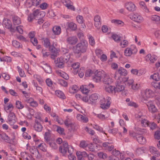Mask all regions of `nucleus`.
<instances>
[{
	"mask_svg": "<svg viewBox=\"0 0 160 160\" xmlns=\"http://www.w3.org/2000/svg\"><path fill=\"white\" fill-rule=\"evenodd\" d=\"M140 87V85L139 84L136 83L135 84H132L131 87L133 90H136L139 89Z\"/></svg>",
	"mask_w": 160,
	"mask_h": 160,
	"instance_id": "69168bd1",
	"label": "nucleus"
},
{
	"mask_svg": "<svg viewBox=\"0 0 160 160\" xmlns=\"http://www.w3.org/2000/svg\"><path fill=\"white\" fill-rule=\"evenodd\" d=\"M42 43L44 46L47 48H49V50L51 52H58V49L55 48L54 45H50V42L48 39L47 38H44L42 39Z\"/></svg>",
	"mask_w": 160,
	"mask_h": 160,
	"instance_id": "39448f33",
	"label": "nucleus"
},
{
	"mask_svg": "<svg viewBox=\"0 0 160 160\" xmlns=\"http://www.w3.org/2000/svg\"><path fill=\"white\" fill-rule=\"evenodd\" d=\"M148 108V111L152 113H155L158 112V109L155 106L153 102L150 101L146 104Z\"/></svg>",
	"mask_w": 160,
	"mask_h": 160,
	"instance_id": "6e6552de",
	"label": "nucleus"
},
{
	"mask_svg": "<svg viewBox=\"0 0 160 160\" xmlns=\"http://www.w3.org/2000/svg\"><path fill=\"white\" fill-rule=\"evenodd\" d=\"M65 62H64L63 61H61L59 60V58H58L57 60V63H56V66L60 68H62L64 67V64Z\"/></svg>",
	"mask_w": 160,
	"mask_h": 160,
	"instance_id": "58836bf2",
	"label": "nucleus"
},
{
	"mask_svg": "<svg viewBox=\"0 0 160 160\" xmlns=\"http://www.w3.org/2000/svg\"><path fill=\"white\" fill-rule=\"evenodd\" d=\"M125 88V84L123 82L122 78L120 76L118 77L116 82V87H115V92H120Z\"/></svg>",
	"mask_w": 160,
	"mask_h": 160,
	"instance_id": "7ed1b4c3",
	"label": "nucleus"
},
{
	"mask_svg": "<svg viewBox=\"0 0 160 160\" xmlns=\"http://www.w3.org/2000/svg\"><path fill=\"white\" fill-rule=\"evenodd\" d=\"M113 82L112 79L110 77L105 73L102 79V82L104 84H109Z\"/></svg>",
	"mask_w": 160,
	"mask_h": 160,
	"instance_id": "2eb2a0df",
	"label": "nucleus"
},
{
	"mask_svg": "<svg viewBox=\"0 0 160 160\" xmlns=\"http://www.w3.org/2000/svg\"><path fill=\"white\" fill-rule=\"evenodd\" d=\"M15 105L16 108L19 109H22L24 107L23 106L22 104V102L19 101H16Z\"/></svg>",
	"mask_w": 160,
	"mask_h": 160,
	"instance_id": "49530a36",
	"label": "nucleus"
},
{
	"mask_svg": "<svg viewBox=\"0 0 160 160\" xmlns=\"http://www.w3.org/2000/svg\"><path fill=\"white\" fill-rule=\"evenodd\" d=\"M58 83L62 86L65 87H67L68 85L67 82L65 80L58 79Z\"/></svg>",
	"mask_w": 160,
	"mask_h": 160,
	"instance_id": "e433bc0d",
	"label": "nucleus"
},
{
	"mask_svg": "<svg viewBox=\"0 0 160 160\" xmlns=\"http://www.w3.org/2000/svg\"><path fill=\"white\" fill-rule=\"evenodd\" d=\"M34 128L36 131L39 132L41 131L42 130V126L37 119H36L35 121Z\"/></svg>",
	"mask_w": 160,
	"mask_h": 160,
	"instance_id": "4468645a",
	"label": "nucleus"
},
{
	"mask_svg": "<svg viewBox=\"0 0 160 160\" xmlns=\"http://www.w3.org/2000/svg\"><path fill=\"white\" fill-rule=\"evenodd\" d=\"M88 46V43L87 41L83 39L78 43L75 48H74L73 51L74 53L78 54L81 52L83 53L86 52Z\"/></svg>",
	"mask_w": 160,
	"mask_h": 160,
	"instance_id": "f257e3e1",
	"label": "nucleus"
},
{
	"mask_svg": "<svg viewBox=\"0 0 160 160\" xmlns=\"http://www.w3.org/2000/svg\"><path fill=\"white\" fill-rule=\"evenodd\" d=\"M82 92L84 94H86L89 92V90L87 88L86 86H82L80 88Z\"/></svg>",
	"mask_w": 160,
	"mask_h": 160,
	"instance_id": "a19ab883",
	"label": "nucleus"
},
{
	"mask_svg": "<svg viewBox=\"0 0 160 160\" xmlns=\"http://www.w3.org/2000/svg\"><path fill=\"white\" fill-rule=\"evenodd\" d=\"M111 22L116 25H120L121 26H123L124 25V22L118 19H112L111 21Z\"/></svg>",
	"mask_w": 160,
	"mask_h": 160,
	"instance_id": "7c9ffc66",
	"label": "nucleus"
},
{
	"mask_svg": "<svg viewBox=\"0 0 160 160\" xmlns=\"http://www.w3.org/2000/svg\"><path fill=\"white\" fill-rule=\"evenodd\" d=\"M8 123L11 125H13L16 122V117L15 114L10 112L8 116Z\"/></svg>",
	"mask_w": 160,
	"mask_h": 160,
	"instance_id": "9d476101",
	"label": "nucleus"
},
{
	"mask_svg": "<svg viewBox=\"0 0 160 160\" xmlns=\"http://www.w3.org/2000/svg\"><path fill=\"white\" fill-rule=\"evenodd\" d=\"M149 151L152 154H157L158 151H157L156 148H155L150 146L149 147Z\"/></svg>",
	"mask_w": 160,
	"mask_h": 160,
	"instance_id": "de8ad7c7",
	"label": "nucleus"
},
{
	"mask_svg": "<svg viewBox=\"0 0 160 160\" xmlns=\"http://www.w3.org/2000/svg\"><path fill=\"white\" fill-rule=\"evenodd\" d=\"M150 77L153 79L157 81H159L160 79L159 75L158 73H154L153 75L151 76Z\"/></svg>",
	"mask_w": 160,
	"mask_h": 160,
	"instance_id": "79ce46f5",
	"label": "nucleus"
},
{
	"mask_svg": "<svg viewBox=\"0 0 160 160\" xmlns=\"http://www.w3.org/2000/svg\"><path fill=\"white\" fill-rule=\"evenodd\" d=\"M2 139L9 142L10 141V138L5 133H2Z\"/></svg>",
	"mask_w": 160,
	"mask_h": 160,
	"instance_id": "864d4df0",
	"label": "nucleus"
},
{
	"mask_svg": "<svg viewBox=\"0 0 160 160\" xmlns=\"http://www.w3.org/2000/svg\"><path fill=\"white\" fill-rule=\"evenodd\" d=\"M64 124L66 126L71 128L72 127L74 126L73 123L71 122L69 118H68L65 120Z\"/></svg>",
	"mask_w": 160,
	"mask_h": 160,
	"instance_id": "4c0bfd02",
	"label": "nucleus"
},
{
	"mask_svg": "<svg viewBox=\"0 0 160 160\" xmlns=\"http://www.w3.org/2000/svg\"><path fill=\"white\" fill-rule=\"evenodd\" d=\"M56 95L60 98L64 99L65 98V96L63 93L61 91L58 90L55 92Z\"/></svg>",
	"mask_w": 160,
	"mask_h": 160,
	"instance_id": "cd10ccee",
	"label": "nucleus"
},
{
	"mask_svg": "<svg viewBox=\"0 0 160 160\" xmlns=\"http://www.w3.org/2000/svg\"><path fill=\"white\" fill-rule=\"evenodd\" d=\"M68 27L72 31H75L77 29L76 24L72 22L68 23Z\"/></svg>",
	"mask_w": 160,
	"mask_h": 160,
	"instance_id": "473e14b6",
	"label": "nucleus"
},
{
	"mask_svg": "<svg viewBox=\"0 0 160 160\" xmlns=\"http://www.w3.org/2000/svg\"><path fill=\"white\" fill-rule=\"evenodd\" d=\"M84 130L87 132H88L89 134L92 135H93L94 134L95 132L94 130L91 129H89L87 127L85 128Z\"/></svg>",
	"mask_w": 160,
	"mask_h": 160,
	"instance_id": "bf43d9fd",
	"label": "nucleus"
},
{
	"mask_svg": "<svg viewBox=\"0 0 160 160\" xmlns=\"http://www.w3.org/2000/svg\"><path fill=\"white\" fill-rule=\"evenodd\" d=\"M17 31L21 34L23 33V27L21 25L18 26L16 27Z\"/></svg>",
	"mask_w": 160,
	"mask_h": 160,
	"instance_id": "6e6d98bb",
	"label": "nucleus"
},
{
	"mask_svg": "<svg viewBox=\"0 0 160 160\" xmlns=\"http://www.w3.org/2000/svg\"><path fill=\"white\" fill-rule=\"evenodd\" d=\"M128 45V41L126 40H124L122 41L120 43V46L122 48H124L127 47Z\"/></svg>",
	"mask_w": 160,
	"mask_h": 160,
	"instance_id": "37998d69",
	"label": "nucleus"
},
{
	"mask_svg": "<svg viewBox=\"0 0 160 160\" xmlns=\"http://www.w3.org/2000/svg\"><path fill=\"white\" fill-rule=\"evenodd\" d=\"M12 22L13 25H18L21 23V19L18 16L14 15L12 16Z\"/></svg>",
	"mask_w": 160,
	"mask_h": 160,
	"instance_id": "f3484780",
	"label": "nucleus"
},
{
	"mask_svg": "<svg viewBox=\"0 0 160 160\" xmlns=\"http://www.w3.org/2000/svg\"><path fill=\"white\" fill-rule=\"evenodd\" d=\"M118 73L121 76H125L127 74V72L126 70L122 67H120L115 72L114 77L115 79H117V78H118V77L117 76Z\"/></svg>",
	"mask_w": 160,
	"mask_h": 160,
	"instance_id": "ddd939ff",
	"label": "nucleus"
},
{
	"mask_svg": "<svg viewBox=\"0 0 160 160\" xmlns=\"http://www.w3.org/2000/svg\"><path fill=\"white\" fill-rule=\"evenodd\" d=\"M138 52L136 47L134 45H131L129 47L126 48L124 51V55L126 57H130L132 55L136 54Z\"/></svg>",
	"mask_w": 160,
	"mask_h": 160,
	"instance_id": "20e7f679",
	"label": "nucleus"
},
{
	"mask_svg": "<svg viewBox=\"0 0 160 160\" xmlns=\"http://www.w3.org/2000/svg\"><path fill=\"white\" fill-rule=\"evenodd\" d=\"M138 135L136 139L137 141L141 144H145L146 142L145 138L140 134H139V135Z\"/></svg>",
	"mask_w": 160,
	"mask_h": 160,
	"instance_id": "412c9836",
	"label": "nucleus"
},
{
	"mask_svg": "<svg viewBox=\"0 0 160 160\" xmlns=\"http://www.w3.org/2000/svg\"><path fill=\"white\" fill-rule=\"evenodd\" d=\"M151 84L155 88H158L160 89V82H152Z\"/></svg>",
	"mask_w": 160,
	"mask_h": 160,
	"instance_id": "338daca9",
	"label": "nucleus"
},
{
	"mask_svg": "<svg viewBox=\"0 0 160 160\" xmlns=\"http://www.w3.org/2000/svg\"><path fill=\"white\" fill-rule=\"evenodd\" d=\"M68 43L70 44H75L78 42V38L75 36L70 37L67 39Z\"/></svg>",
	"mask_w": 160,
	"mask_h": 160,
	"instance_id": "6ab92c4d",
	"label": "nucleus"
},
{
	"mask_svg": "<svg viewBox=\"0 0 160 160\" xmlns=\"http://www.w3.org/2000/svg\"><path fill=\"white\" fill-rule=\"evenodd\" d=\"M12 45L15 48H19L20 47V43L16 40L12 41Z\"/></svg>",
	"mask_w": 160,
	"mask_h": 160,
	"instance_id": "3c124183",
	"label": "nucleus"
},
{
	"mask_svg": "<svg viewBox=\"0 0 160 160\" xmlns=\"http://www.w3.org/2000/svg\"><path fill=\"white\" fill-rule=\"evenodd\" d=\"M99 95L98 94L94 93L89 96V100L91 102H94L98 98Z\"/></svg>",
	"mask_w": 160,
	"mask_h": 160,
	"instance_id": "a878e982",
	"label": "nucleus"
},
{
	"mask_svg": "<svg viewBox=\"0 0 160 160\" xmlns=\"http://www.w3.org/2000/svg\"><path fill=\"white\" fill-rule=\"evenodd\" d=\"M130 18L133 20L138 22H140L143 20L142 17L137 13L132 14Z\"/></svg>",
	"mask_w": 160,
	"mask_h": 160,
	"instance_id": "9b49d317",
	"label": "nucleus"
},
{
	"mask_svg": "<svg viewBox=\"0 0 160 160\" xmlns=\"http://www.w3.org/2000/svg\"><path fill=\"white\" fill-rule=\"evenodd\" d=\"M76 118L78 120L84 123H87L88 121V119L87 117L83 116L81 114H77Z\"/></svg>",
	"mask_w": 160,
	"mask_h": 160,
	"instance_id": "aec40b11",
	"label": "nucleus"
},
{
	"mask_svg": "<svg viewBox=\"0 0 160 160\" xmlns=\"http://www.w3.org/2000/svg\"><path fill=\"white\" fill-rule=\"evenodd\" d=\"M70 58L69 54L68 53H65L63 55L59 58L61 61H63L64 62L67 63L69 60Z\"/></svg>",
	"mask_w": 160,
	"mask_h": 160,
	"instance_id": "a211bd4d",
	"label": "nucleus"
},
{
	"mask_svg": "<svg viewBox=\"0 0 160 160\" xmlns=\"http://www.w3.org/2000/svg\"><path fill=\"white\" fill-rule=\"evenodd\" d=\"M105 90L109 93H112L113 91L115 92V87L108 85L105 87Z\"/></svg>",
	"mask_w": 160,
	"mask_h": 160,
	"instance_id": "c85d7f7f",
	"label": "nucleus"
},
{
	"mask_svg": "<svg viewBox=\"0 0 160 160\" xmlns=\"http://www.w3.org/2000/svg\"><path fill=\"white\" fill-rule=\"evenodd\" d=\"M58 75L62 77L65 79L68 80L69 79V76L68 74L62 71H56Z\"/></svg>",
	"mask_w": 160,
	"mask_h": 160,
	"instance_id": "5701e85b",
	"label": "nucleus"
},
{
	"mask_svg": "<svg viewBox=\"0 0 160 160\" xmlns=\"http://www.w3.org/2000/svg\"><path fill=\"white\" fill-rule=\"evenodd\" d=\"M13 108V106L12 103H9L7 105H5L4 106V109L6 111L10 109L11 108L12 109Z\"/></svg>",
	"mask_w": 160,
	"mask_h": 160,
	"instance_id": "a18cd8bd",
	"label": "nucleus"
},
{
	"mask_svg": "<svg viewBox=\"0 0 160 160\" xmlns=\"http://www.w3.org/2000/svg\"><path fill=\"white\" fill-rule=\"evenodd\" d=\"M151 19L155 22H158L160 20V17L157 15H152L151 17Z\"/></svg>",
	"mask_w": 160,
	"mask_h": 160,
	"instance_id": "8fccbe9b",
	"label": "nucleus"
},
{
	"mask_svg": "<svg viewBox=\"0 0 160 160\" xmlns=\"http://www.w3.org/2000/svg\"><path fill=\"white\" fill-rule=\"evenodd\" d=\"M46 83L47 85L49 87H52V82L51 80L49 78H47L46 80Z\"/></svg>",
	"mask_w": 160,
	"mask_h": 160,
	"instance_id": "052dcab7",
	"label": "nucleus"
},
{
	"mask_svg": "<svg viewBox=\"0 0 160 160\" xmlns=\"http://www.w3.org/2000/svg\"><path fill=\"white\" fill-rule=\"evenodd\" d=\"M52 30L54 34L56 35H59L61 32V29L59 26H54L52 29Z\"/></svg>",
	"mask_w": 160,
	"mask_h": 160,
	"instance_id": "393cba45",
	"label": "nucleus"
},
{
	"mask_svg": "<svg viewBox=\"0 0 160 160\" xmlns=\"http://www.w3.org/2000/svg\"><path fill=\"white\" fill-rule=\"evenodd\" d=\"M146 60L150 61V62L153 63L157 59L156 57L155 56H152L151 54H148L146 57Z\"/></svg>",
	"mask_w": 160,
	"mask_h": 160,
	"instance_id": "4be33fe9",
	"label": "nucleus"
},
{
	"mask_svg": "<svg viewBox=\"0 0 160 160\" xmlns=\"http://www.w3.org/2000/svg\"><path fill=\"white\" fill-rule=\"evenodd\" d=\"M154 138L155 139L158 140L160 139V129L155 132L154 134Z\"/></svg>",
	"mask_w": 160,
	"mask_h": 160,
	"instance_id": "680f3d73",
	"label": "nucleus"
},
{
	"mask_svg": "<svg viewBox=\"0 0 160 160\" xmlns=\"http://www.w3.org/2000/svg\"><path fill=\"white\" fill-rule=\"evenodd\" d=\"M100 107L103 109H106L107 108H104L103 107H106V99L104 98H102L100 100Z\"/></svg>",
	"mask_w": 160,
	"mask_h": 160,
	"instance_id": "72a5a7b5",
	"label": "nucleus"
},
{
	"mask_svg": "<svg viewBox=\"0 0 160 160\" xmlns=\"http://www.w3.org/2000/svg\"><path fill=\"white\" fill-rule=\"evenodd\" d=\"M112 37L115 41L119 42L120 41V37L117 34H113Z\"/></svg>",
	"mask_w": 160,
	"mask_h": 160,
	"instance_id": "09e8293b",
	"label": "nucleus"
},
{
	"mask_svg": "<svg viewBox=\"0 0 160 160\" xmlns=\"http://www.w3.org/2000/svg\"><path fill=\"white\" fill-rule=\"evenodd\" d=\"M41 53L43 57L44 58H46L50 55V53L48 52H46V50L44 49H42Z\"/></svg>",
	"mask_w": 160,
	"mask_h": 160,
	"instance_id": "13d9d810",
	"label": "nucleus"
},
{
	"mask_svg": "<svg viewBox=\"0 0 160 160\" xmlns=\"http://www.w3.org/2000/svg\"><path fill=\"white\" fill-rule=\"evenodd\" d=\"M125 6L126 8L130 12H133L136 9V6L131 2L126 3Z\"/></svg>",
	"mask_w": 160,
	"mask_h": 160,
	"instance_id": "f8f14e48",
	"label": "nucleus"
},
{
	"mask_svg": "<svg viewBox=\"0 0 160 160\" xmlns=\"http://www.w3.org/2000/svg\"><path fill=\"white\" fill-rule=\"evenodd\" d=\"M139 5L140 7L142 8L145 12L148 13L149 12L148 9L147 8L145 3L143 2H139Z\"/></svg>",
	"mask_w": 160,
	"mask_h": 160,
	"instance_id": "c756f323",
	"label": "nucleus"
},
{
	"mask_svg": "<svg viewBox=\"0 0 160 160\" xmlns=\"http://www.w3.org/2000/svg\"><path fill=\"white\" fill-rule=\"evenodd\" d=\"M17 68L18 69V71L19 73V75L20 77H23L25 76L24 71L19 66H18L17 67Z\"/></svg>",
	"mask_w": 160,
	"mask_h": 160,
	"instance_id": "603ef678",
	"label": "nucleus"
},
{
	"mask_svg": "<svg viewBox=\"0 0 160 160\" xmlns=\"http://www.w3.org/2000/svg\"><path fill=\"white\" fill-rule=\"evenodd\" d=\"M155 100L156 103L158 105H160V96L158 95L156 96Z\"/></svg>",
	"mask_w": 160,
	"mask_h": 160,
	"instance_id": "774afa93",
	"label": "nucleus"
},
{
	"mask_svg": "<svg viewBox=\"0 0 160 160\" xmlns=\"http://www.w3.org/2000/svg\"><path fill=\"white\" fill-rule=\"evenodd\" d=\"M97 146L95 144H93L92 143H90L89 144H88L87 148L86 149V150H89L91 152H93L95 150V146Z\"/></svg>",
	"mask_w": 160,
	"mask_h": 160,
	"instance_id": "2f4dec72",
	"label": "nucleus"
},
{
	"mask_svg": "<svg viewBox=\"0 0 160 160\" xmlns=\"http://www.w3.org/2000/svg\"><path fill=\"white\" fill-rule=\"evenodd\" d=\"M95 21V26L98 29L100 28L101 25V19L99 16L98 15L95 16L94 18Z\"/></svg>",
	"mask_w": 160,
	"mask_h": 160,
	"instance_id": "dca6fc26",
	"label": "nucleus"
},
{
	"mask_svg": "<svg viewBox=\"0 0 160 160\" xmlns=\"http://www.w3.org/2000/svg\"><path fill=\"white\" fill-rule=\"evenodd\" d=\"M55 129H56V131L60 134H62L64 132V129L58 126L55 125L54 126Z\"/></svg>",
	"mask_w": 160,
	"mask_h": 160,
	"instance_id": "c03bdc74",
	"label": "nucleus"
},
{
	"mask_svg": "<svg viewBox=\"0 0 160 160\" xmlns=\"http://www.w3.org/2000/svg\"><path fill=\"white\" fill-rule=\"evenodd\" d=\"M148 126L152 130L154 129L157 127L156 123L154 122H149Z\"/></svg>",
	"mask_w": 160,
	"mask_h": 160,
	"instance_id": "e2e57ef3",
	"label": "nucleus"
},
{
	"mask_svg": "<svg viewBox=\"0 0 160 160\" xmlns=\"http://www.w3.org/2000/svg\"><path fill=\"white\" fill-rule=\"evenodd\" d=\"M135 118L139 121V119H142L143 118V116L142 112H139L138 114L135 115Z\"/></svg>",
	"mask_w": 160,
	"mask_h": 160,
	"instance_id": "4d7b16f0",
	"label": "nucleus"
},
{
	"mask_svg": "<svg viewBox=\"0 0 160 160\" xmlns=\"http://www.w3.org/2000/svg\"><path fill=\"white\" fill-rule=\"evenodd\" d=\"M38 148L43 152H46L47 151L46 145L44 143H41L38 145Z\"/></svg>",
	"mask_w": 160,
	"mask_h": 160,
	"instance_id": "f704fd0d",
	"label": "nucleus"
},
{
	"mask_svg": "<svg viewBox=\"0 0 160 160\" xmlns=\"http://www.w3.org/2000/svg\"><path fill=\"white\" fill-rule=\"evenodd\" d=\"M155 95L154 92L149 89H146L142 94V96L144 100L149 98H152Z\"/></svg>",
	"mask_w": 160,
	"mask_h": 160,
	"instance_id": "423d86ee",
	"label": "nucleus"
},
{
	"mask_svg": "<svg viewBox=\"0 0 160 160\" xmlns=\"http://www.w3.org/2000/svg\"><path fill=\"white\" fill-rule=\"evenodd\" d=\"M59 151L63 154L65 155L67 151L68 153H73V149L72 146L68 145L67 142H64L62 145L59 147Z\"/></svg>",
	"mask_w": 160,
	"mask_h": 160,
	"instance_id": "f03ea898",
	"label": "nucleus"
},
{
	"mask_svg": "<svg viewBox=\"0 0 160 160\" xmlns=\"http://www.w3.org/2000/svg\"><path fill=\"white\" fill-rule=\"evenodd\" d=\"M93 128L99 132H102L106 135H107V134L104 131H103V128H102L100 127L97 125L94 124L93 126Z\"/></svg>",
	"mask_w": 160,
	"mask_h": 160,
	"instance_id": "ea45409f",
	"label": "nucleus"
},
{
	"mask_svg": "<svg viewBox=\"0 0 160 160\" xmlns=\"http://www.w3.org/2000/svg\"><path fill=\"white\" fill-rule=\"evenodd\" d=\"M127 105L128 106L133 107L135 108H137L138 107V105L137 103L132 101L128 102Z\"/></svg>",
	"mask_w": 160,
	"mask_h": 160,
	"instance_id": "0e129e2a",
	"label": "nucleus"
},
{
	"mask_svg": "<svg viewBox=\"0 0 160 160\" xmlns=\"http://www.w3.org/2000/svg\"><path fill=\"white\" fill-rule=\"evenodd\" d=\"M62 3L68 9L74 11L75 10V8L72 5V3L70 0H62Z\"/></svg>",
	"mask_w": 160,
	"mask_h": 160,
	"instance_id": "1a4fd4ad",
	"label": "nucleus"
},
{
	"mask_svg": "<svg viewBox=\"0 0 160 160\" xmlns=\"http://www.w3.org/2000/svg\"><path fill=\"white\" fill-rule=\"evenodd\" d=\"M106 101H107V103H106V107H103L104 108H108L109 106H110V103H111V98L109 97H107L106 98Z\"/></svg>",
	"mask_w": 160,
	"mask_h": 160,
	"instance_id": "5fc2aeb1",
	"label": "nucleus"
},
{
	"mask_svg": "<svg viewBox=\"0 0 160 160\" xmlns=\"http://www.w3.org/2000/svg\"><path fill=\"white\" fill-rule=\"evenodd\" d=\"M139 121H141V124L142 126L146 127L148 126L149 122L147 119L143 118L142 119H139Z\"/></svg>",
	"mask_w": 160,
	"mask_h": 160,
	"instance_id": "c9c22d12",
	"label": "nucleus"
},
{
	"mask_svg": "<svg viewBox=\"0 0 160 160\" xmlns=\"http://www.w3.org/2000/svg\"><path fill=\"white\" fill-rule=\"evenodd\" d=\"M42 67L46 72L47 73H51V72L52 70L51 68L48 64H45Z\"/></svg>",
	"mask_w": 160,
	"mask_h": 160,
	"instance_id": "bb28decb",
	"label": "nucleus"
},
{
	"mask_svg": "<svg viewBox=\"0 0 160 160\" xmlns=\"http://www.w3.org/2000/svg\"><path fill=\"white\" fill-rule=\"evenodd\" d=\"M105 72L103 70L96 71L94 73V76L93 80L96 82H100L102 78H103Z\"/></svg>",
	"mask_w": 160,
	"mask_h": 160,
	"instance_id": "0eeeda50",
	"label": "nucleus"
},
{
	"mask_svg": "<svg viewBox=\"0 0 160 160\" xmlns=\"http://www.w3.org/2000/svg\"><path fill=\"white\" fill-rule=\"evenodd\" d=\"M3 24L5 25V28L8 29H10L12 27L11 21L8 19H4L3 20Z\"/></svg>",
	"mask_w": 160,
	"mask_h": 160,
	"instance_id": "b1692460",
	"label": "nucleus"
}]
</instances>
